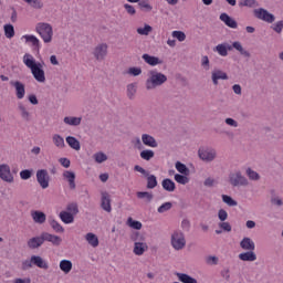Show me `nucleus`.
I'll return each instance as SVG.
<instances>
[{
	"instance_id": "nucleus-14",
	"label": "nucleus",
	"mask_w": 283,
	"mask_h": 283,
	"mask_svg": "<svg viewBox=\"0 0 283 283\" xmlns=\"http://www.w3.org/2000/svg\"><path fill=\"white\" fill-rule=\"evenodd\" d=\"M22 39H24L25 43L31 45V48L35 50V52H39L41 50V41H39V38H36V35L25 34L22 35Z\"/></svg>"
},
{
	"instance_id": "nucleus-11",
	"label": "nucleus",
	"mask_w": 283,
	"mask_h": 283,
	"mask_svg": "<svg viewBox=\"0 0 283 283\" xmlns=\"http://www.w3.org/2000/svg\"><path fill=\"white\" fill-rule=\"evenodd\" d=\"M62 178L69 182V188L71 191H74L76 189V174L72 170H64L62 174Z\"/></svg>"
},
{
	"instance_id": "nucleus-49",
	"label": "nucleus",
	"mask_w": 283,
	"mask_h": 283,
	"mask_svg": "<svg viewBox=\"0 0 283 283\" xmlns=\"http://www.w3.org/2000/svg\"><path fill=\"white\" fill-rule=\"evenodd\" d=\"M50 226L56 233H63V231H65V229H63V227L54 219L50 220Z\"/></svg>"
},
{
	"instance_id": "nucleus-28",
	"label": "nucleus",
	"mask_w": 283,
	"mask_h": 283,
	"mask_svg": "<svg viewBox=\"0 0 283 283\" xmlns=\"http://www.w3.org/2000/svg\"><path fill=\"white\" fill-rule=\"evenodd\" d=\"M83 120V117H74V116H66L63 119L65 125H70L71 127H78Z\"/></svg>"
},
{
	"instance_id": "nucleus-35",
	"label": "nucleus",
	"mask_w": 283,
	"mask_h": 283,
	"mask_svg": "<svg viewBox=\"0 0 283 283\" xmlns=\"http://www.w3.org/2000/svg\"><path fill=\"white\" fill-rule=\"evenodd\" d=\"M147 178V189H156L158 187V179L156 178L155 175H149L146 176Z\"/></svg>"
},
{
	"instance_id": "nucleus-6",
	"label": "nucleus",
	"mask_w": 283,
	"mask_h": 283,
	"mask_svg": "<svg viewBox=\"0 0 283 283\" xmlns=\"http://www.w3.org/2000/svg\"><path fill=\"white\" fill-rule=\"evenodd\" d=\"M198 156L203 163H213L218 158V151L214 148H199Z\"/></svg>"
},
{
	"instance_id": "nucleus-55",
	"label": "nucleus",
	"mask_w": 283,
	"mask_h": 283,
	"mask_svg": "<svg viewBox=\"0 0 283 283\" xmlns=\"http://www.w3.org/2000/svg\"><path fill=\"white\" fill-rule=\"evenodd\" d=\"M66 210L69 211V213L76 216V213H78V205L77 203H69L66 207Z\"/></svg>"
},
{
	"instance_id": "nucleus-21",
	"label": "nucleus",
	"mask_w": 283,
	"mask_h": 283,
	"mask_svg": "<svg viewBox=\"0 0 283 283\" xmlns=\"http://www.w3.org/2000/svg\"><path fill=\"white\" fill-rule=\"evenodd\" d=\"M31 262H33V266H38V269H44V271H48V269H50V265L40 255H32Z\"/></svg>"
},
{
	"instance_id": "nucleus-61",
	"label": "nucleus",
	"mask_w": 283,
	"mask_h": 283,
	"mask_svg": "<svg viewBox=\"0 0 283 283\" xmlns=\"http://www.w3.org/2000/svg\"><path fill=\"white\" fill-rule=\"evenodd\" d=\"M128 74H130L132 76H140V74H143V69L130 67V69H128Z\"/></svg>"
},
{
	"instance_id": "nucleus-7",
	"label": "nucleus",
	"mask_w": 283,
	"mask_h": 283,
	"mask_svg": "<svg viewBox=\"0 0 283 283\" xmlns=\"http://www.w3.org/2000/svg\"><path fill=\"white\" fill-rule=\"evenodd\" d=\"M35 178L38 180V185H40L42 189H48V187H50L51 178L48 169H39L35 174Z\"/></svg>"
},
{
	"instance_id": "nucleus-62",
	"label": "nucleus",
	"mask_w": 283,
	"mask_h": 283,
	"mask_svg": "<svg viewBox=\"0 0 283 283\" xmlns=\"http://www.w3.org/2000/svg\"><path fill=\"white\" fill-rule=\"evenodd\" d=\"M219 227L222 229V231H226L227 233H231V223L226 222V221H221L219 223Z\"/></svg>"
},
{
	"instance_id": "nucleus-12",
	"label": "nucleus",
	"mask_w": 283,
	"mask_h": 283,
	"mask_svg": "<svg viewBox=\"0 0 283 283\" xmlns=\"http://www.w3.org/2000/svg\"><path fill=\"white\" fill-rule=\"evenodd\" d=\"M0 178L4 182H14V176L10 171V166L6 164L0 165Z\"/></svg>"
},
{
	"instance_id": "nucleus-54",
	"label": "nucleus",
	"mask_w": 283,
	"mask_h": 283,
	"mask_svg": "<svg viewBox=\"0 0 283 283\" xmlns=\"http://www.w3.org/2000/svg\"><path fill=\"white\" fill-rule=\"evenodd\" d=\"M138 6L142 10H145L146 12H151L153 10L151 4H149V2L145 0L139 1Z\"/></svg>"
},
{
	"instance_id": "nucleus-8",
	"label": "nucleus",
	"mask_w": 283,
	"mask_h": 283,
	"mask_svg": "<svg viewBox=\"0 0 283 283\" xmlns=\"http://www.w3.org/2000/svg\"><path fill=\"white\" fill-rule=\"evenodd\" d=\"M254 17L260 19V21H265V23H273L275 21V15L264 8L254 10Z\"/></svg>"
},
{
	"instance_id": "nucleus-41",
	"label": "nucleus",
	"mask_w": 283,
	"mask_h": 283,
	"mask_svg": "<svg viewBox=\"0 0 283 283\" xmlns=\"http://www.w3.org/2000/svg\"><path fill=\"white\" fill-rule=\"evenodd\" d=\"M213 52H218L219 56H229V51H227V46H224V43L218 44Z\"/></svg>"
},
{
	"instance_id": "nucleus-3",
	"label": "nucleus",
	"mask_w": 283,
	"mask_h": 283,
	"mask_svg": "<svg viewBox=\"0 0 283 283\" xmlns=\"http://www.w3.org/2000/svg\"><path fill=\"white\" fill-rule=\"evenodd\" d=\"M35 32H38L44 43H52V38L54 36V29L50 23L39 22L35 25Z\"/></svg>"
},
{
	"instance_id": "nucleus-37",
	"label": "nucleus",
	"mask_w": 283,
	"mask_h": 283,
	"mask_svg": "<svg viewBox=\"0 0 283 283\" xmlns=\"http://www.w3.org/2000/svg\"><path fill=\"white\" fill-rule=\"evenodd\" d=\"M175 167H176V169H177V171H178L179 174H181V175H184V176H189L190 170H189V168L187 167V165H185V164H182V163H180V161H177V163L175 164Z\"/></svg>"
},
{
	"instance_id": "nucleus-51",
	"label": "nucleus",
	"mask_w": 283,
	"mask_h": 283,
	"mask_svg": "<svg viewBox=\"0 0 283 283\" xmlns=\"http://www.w3.org/2000/svg\"><path fill=\"white\" fill-rule=\"evenodd\" d=\"M130 240L133 242H145V235H143L140 232H133L130 235Z\"/></svg>"
},
{
	"instance_id": "nucleus-19",
	"label": "nucleus",
	"mask_w": 283,
	"mask_h": 283,
	"mask_svg": "<svg viewBox=\"0 0 283 283\" xmlns=\"http://www.w3.org/2000/svg\"><path fill=\"white\" fill-rule=\"evenodd\" d=\"M142 143L146 147H151V148L158 147V142L156 140V138L154 136H151L149 134L142 135Z\"/></svg>"
},
{
	"instance_id": "nucleus-46",
	"label": "nucleus",
	"mask_w": 283,
	"mask_h": 283,
	"mask_svg": "<svg viewBox=\"0 0 283 283\" xmlns=\"http://www.w3.org/2000/svg\"><path fill=\"white\" fill-rule=\"evenodd\" d=\"M4 36H7V39H12L14 36V25L12 24L4 25Z\"/></svg>"
},
{
	"instance_id": "nucleus-1",
	"label": "nucleus",
	"mask_w": 283,
	"mask_h": 283,
	"mask_svg": "<svg viewBox=\"0 0 283 283\" xmlns=\"http://www.w3.org/2000/svg\"><path fill=\"white\" fill-rule=\"evenodd\" d=\"M23 63L29 67V70H31V74L38 83H45V71L43 70V64L36 62L34 56L29 53L23 55Z\"/></svg>"
},
{
	"instance_id": "nucleus-27",
	"label": "nucleus",
	"mask_w": 283,
	"mask_h": 283,
	"mask_svg": "<svg viewBox=\"0 0 283 283\" xmlns=\"http://www.w3.org/2000/svg\"><path fill=\"white\" fill-rule=\"evenodd\" d=\"M161 187L165 191H168V193H174V191H176V182L169 178L161 181Z\"/></svg>"
},
{
	"instance_id": "nucleus-9",
	"label": "nucleus",
	"mask_w": 283,
	"mask_h": 283,
	"mask_svg": "<svg viewBox=\"0 0 283 283\" xmlns=\"http://www.w3.org/2000/svg\"><path fill=\"white\" fill-rule=\"evenodd\" d=\"M10 85L11 87H14L18 101L25 98V84L20 81H10Z\"/></svg>"
},
{
	"instance_id": "nucleus-2",
	"label": "nucleus",
	"mask_w": 283,
	"mask_h": 283,
	"mask_svg": "<svg viewBox=\"0 0 283 283\" xmlns=\"http://www.w3.org/2000/svg\"><path fill=\"white\" fill-rule=\"evenodd\" d=\"M167 83V75L158 70H150L146 80V90L151 91L156 87H163Z\"/></svg>"
},
{
	"instance_id": "nucleus-45",
	"label": "nucleus",
	"mask_w": 283,
	"mask_h": 283,
	"mask_svg": "<svg viewBox=\"0 0 283 283\" xmlns=\"http://www.w3.org/2000/svg\"><path fill=\"white\" fill-rule=\"evenodd\" d=\"M154 156H155V153L151 149H146V150L140 151V158L143 160H151V158H154Z\"/></svg>"
},
{
	"instance_id": "nucleus-15",
	"label": "nucleus",
	"mask_w": 283,
	"mask_h": 283,
	"mask_svg": "<svg viewBox=\"0 0 283 283\" xmlns=\"http://www.w3.org/2000/svg\"><path fill=\"white\" fill-rule=\"evenodd\" d=\"M101 207L107 213H112V197L108 192H102Z\"/></svg>"
},
{
	"instance_id": "nucleus-32",
	"label": "nucleus",
	"mask_w": 283,
	"mask_h": 283,
	"mask_svg": "<svg viewBox=\"0 0 283 283\" xmlns=\"http://www.w3.org/2000/svg\"><path fill=\"white\" fill-rule=\"evenodd\" d=\"M60 219L64 224H72V222H74V214L67 211H62L60 212Z\"/></svg>"
},
{
	"instance_id": "nucleus-59",
	"label": "nucleus",
	"mask_w": 283,
	"mask_h": 283,
	"mask_svg": "<svg viewBox=\"0 0 283 283\" xmlns=\"http://www.w3.org/2000/svg\"><path fill=\"white\" fill-rule=\"evenodd\" d=\"M218 218L221 222H226V220L229 218V213L224 209H220L218 211Z\"/></svg>"
},
{
	"instance_id": "nucleus-24",
	"label": "nucleus",
	"mask_w": 283,
	"mask_h": 283,
	"mask_svg": "<svg viewBox=\"0 0 283 283\" xmlns=\"http://www.w3.org/2000/svg\"><path fill=\"white\" fill-rule=\"evenodd\" d=\"M240 247L243 249V251H255V242H253L249 237H244L240 241Z\"/></svg>"
},
{
	"instance_id": "nucleus-33",
	"label": "nucleus",
	"mask_w": 283,
	"mask_h": 283,
	"mask_svg": "<svg viewBox=\"0 0 283 283\" xmlns=\"http://www.w3.org/2000/svg\"><path fill=\"white\" fill-rule=\"evenodd\" d=\"M137 198L139 200H145V202L149 203L151 202V200H154V193L147 191H138Z\"/></svg>"
},
{
	"instance_id": "nucleus-43",
	"label": "nucleus",
	"mask_w": 283,
	"mask_h": 283,
	"mask_svg": "<svg viewBox=\"0 0 283 283\" xmlns=\"http://www.w3.org/2000/svg\"><path fill=\"white\" fill-rule=\"evenodd\" d=\"M221 198H222V202H224V205H228V207H238V201L232 199L231 196L222 195Z\"/></svg>"
},
{
	"instance_id": "nucleus-38",
	"label": "nucleus",
	"mask_w": 283,
	"mask_h": 283,
	"mask_svg": "<svg viewBox=\"0 0 283 283\" xmlns=\"http://www.w3.org/2000/svg\"><path fill=\"white\" fill-rule=\"evenodd\" d=\"M127 226L130 227V229H136V231H140L143 229V223L134 220L132 217L127 219Z\"/></svg>"
},
{
	"instance_id": "nucleus-53",
	"label": "nucleus",
	"mask_w": 283,
	"mask_h": 283,
	"mask_svg": "<svg viewBox=\"0 0 283 283\" xmlns=\"http://www.w3.org/2000/svg\"><path fill=\"white\" fill-rule=\"evenodd\" d=\"M247 176L250 178V180H260V174L255 172L251 168L247 169Z\"/></svg>"
},
{
	"instance_id": "nucleus-47",
	"label": "nucleus",
	"mask_w": 283,
	"mask_h": 283,
	"mask_svg": "<svg viewBox=\"0 0 283 283\" xmlns=\"http://www.w3.org/2000/svg\"><path fill=\"white\" fill-rule=\"evenodd\" d=\"M127 96L129 101H134V96H136V84L132 83L127 85Z\"/></svg>"
},
{
	"instance_id": "nucleus-18",
	"label": "nucleus",
	"mask_w": 283,
	"mask_h": 283,
	"mask_svg": "<svg viewBox=\"0 0 283 283\" xmlns=\"http://www.w3.org/2000/svg\"><path fill=\"white\" fill-rule=\"evenodd\" d=\"M142 59L145 61V63L151 65V67H156V65H163V60H159L157 56L149 55L147 53H144Z\"/></svg>"
},
{
	"instance_id": "nucleus-63",
	"label": "nucleus",
	"mask_w": 283,
	"mask_h": 283,
	"mask_svg": "<svg viewBox=\"0 0 283 283\" xmlns=\"http://www.w3.org/2000/svg\"><path fill=\"white\" fill-rule=\"evenodd\" d=\"M124 8H125L127 14H130V17H134V14H136V8H134V6H132L129 3H125Z\"/></svg>"
},
{
	"instance_id": "nucleus-31",
	"label": "nucleus",
	"mask_w": 283,
	"mask_h": 283,
	"mask_svg": "<svg viewBox=\"0 0 283 283\" xmlns=\"http://www.w3.org/2000/svg\"><path fill=\"white\" fill-rule=\"evenodd\" d=\"M85 240L91 247H93V249H96V247H98V237H96V234L88 232L85 235Z\"/></svg>"
},
{
	"instance_id": "nucleus-42",
	"label": "nucleus",
	"mask_w": 283,
	"mask_h": 283,
	"mask_svg": "<svg viewBox=\"0 0 283 283\" xmlns=\"http://www.w3.org/2000/svg\"><path fill=\"white\" fill-rule=\"evenodd\" d=\"M53 143L55 147H59V149H63V147H65V139L61 135H54Z\"/></svg>"
},
{
	"instance_id": "nucleus-52",
	"label": "nucleus",
	"mask_w": 283,
	"mask_h": 283,
	"mask_svg": "<svg viewBox=\"0 0 283 283\" xmlns=\"http://www.w3.org/2000/svg\"><path fill=\"white\" fill-rule=\"evenodd\" d=\"M171 207H174V203L171 202H165L163 203L158 209V213H165V211H169L171 209Z\"/></svg>"
},
{
	"instance_id": "nucleus-50",
	"label": "nucleus",
	"mask_w": 283,
	"mask_h": 283,
	"mask_svg": "<svg viewBox=\"0 0 283 283\" xmlns=\"http://www.w3.org/2000/svg\"><path fill=\"white\" fill-rule=\"evenodd\" d=\"M153 28L149 24H145L144 28H138L137 33H139L142 36L149 35V32H151Z\"/></svg>"
},
{
	"instance_id": "nucleus-13",
	"label": "nucleus",
	"mask_w": 283,
	"mask_h": 283,
	"mask_svg": "<svg viewBox=\"0 0 283 283\" xmlns=\"http://www.w3.org/2000/svg\"><path fill=\"white\" fill-rule=\"evenodd\" d=\"M93 55L95 56L96 61H105V56H107V44L106 43L98 44L94 49Z\"/></svg>"
},
{
	"instance_id": "nucleus-5",
	"label": "nucleus",
	"mask_w": 283,
	"mask_h": 283,
	"mask_svg": "<svg viewBox=\"0 0 283 283\" xmlns=\"http://www.w3.org/2000/svg\"><path fill=\"white\" fill-rule=\"evenodd\" d=\"M171 247L175 251H182L187 247V239H185V233L182 231H175L171 234Z\"/></svg>"
},
{
	"instance_id": "nucleus-25",
	"label": "nucleus",
	"mask_w": 283,
	"mask_h": 283,
	"mask_svg": "<svg viewBox=\"0 0 283 283\" xmlns=\"http://www.w3.org/2000/svg\"><path fill=\"white\" fill-rule=\"evenodd\" d=\"M42 240L43 242H52L55 247H59L62 242L61 237L48 232H42Z\"/></svg>"
},
{
	"instance_id": "nucleus-16",
	"label": "nucleus",
	"mask_w": 283,
	"mask_h": 283,
	"mask_svg": "<svg viewBox=\"0 0 283 283\" xmlns=\"http://www.w3.org/2000/svg\"><path fill=\"white\" fill-rule=\"evenodd\" d=\"M18 112H20V116L22 120H25V123H30V120H32V113L28 111V107H25L23 102L18 103Z\"/></svg>"
},
{
	"instance_id": "nucleus-17",
	"label": "nucleus",
	"mask_w": 283,
	"mask_h": 283,
	"mask_svg": "<svg viewBox=\"0 0 283 283\" xmlns=\"http://www.w3.org/2000/svg\"><path fill=\"white\" fill-rule=\"evenodd\" d=\"M43 234H41L40 237H33L31 239L28 240L27 242V247L31 250L34 249H40V247H43Z\"/></svg>"
},
{
	"instance_id": "nucleus-64",
	"label": "nucleus",
	"mask_w": 283,
	"mask_h": 283,
	"mask_svg": "<svg viewBox=\"0 0 283 283\" xmlns=\"http://www.w3.org/2000/svg\"><path fill=\"white\" fill-rule=\"evenodd\" d=\"M205 187H216L217 181L216 179L208 177L205 181H203Z\"/></svg>"
},
{
	"instance_id": "nucleus-36",
	"label": "nucleus",
	"mask_w": 283,
	"mask_h": 283,
	"mask_svg": "<svg viewBox=\"0 0 283 283\" xmlns=\"http://www.w3.org/2000/svg\"><path fill=\"white\" fill-rule=\"evenodd\" d=\"M177 277L182 283H198V280L191 277L189 274L177 273Z\"/></svg>"
},
{
	"instance_id": "nucleus-20",
	"label": "nucleus",
	"mask_w": 283,
	"mask_h": 283,
	"mask_svg": "<svg viewBox=\"0 0 283 283\" xmlns=\"http://www.w3.org/2000/svg\"><path fill=\"white\" fill-rule=\"evenodd\" d=\"M220 21H222L228 28H232V30H235L238 28V22L231 18L227 13H221L219 17Z\"/></svg>"
},
{
	"instance_id": "nucleus-40",
	"label": "nucleus",
	"mask_w": 283,
	"mask_h": 283,
	"mask_svg": "<svg viewBox=\"0 0 283 283\" xmlns=\"http://www.w3.org/2000/svg\"><path fill=\"white\" fill-rule=\"evenodd\" d=\"M24 3H28L31 6L34 10H41L43 8V1L42 0H23Z\"/></svg>"
},
{
	"instance_id": "nucleus-4",
	"label": "nucleus",
	"mask_w": 283,
	"mask_h": 283,
	"mask_svg": "<svg viewBox=\"0 0 283 283\" xmlns=\"http://www.w3.org/2000/svg\"><path fill=\"white\" fill-rule=\"evenodd\" d=\"M228 178L231 187H247L249 185V179L240 170L230 172Z\"/></svg>"
},
{
	"instance_id": "nucleus-56",
	"label": "nucleus",
	"mask_w": 283,
	"mask_h": 283,
	"mask_svg": "<svg viewBox=\"0 0 283 283\" xmlns=\"http://www.w3.org/2000/svg\"><path fill=\"white\" fill-rule=\"evenodd\" d=\"M272 30L276 32V34H282L283 30V20L277 21L276 23L273 24Z\"/></svg>"
},
{
	"instance_id": "nucleus-10",
	"label": "nucleus",
	"mask_w": 283,
	"mask_h": 283,
	"mask_svg": "<svg viewBox=\"0 0 283 283\" xmlns=\"http://www.w3.org/2000/svg\"><path fill=\"white\" fill-rule=\"evenodd\" d=\"M211 81L213 85H218L219 81H229V75L220 69H214L211 72Z\"/></svg>"
},
{
	"instance_id": "nucleus-39",
	"label": "nucleus",
	"mask_w": 283,
	"mask_h": 283,
	"mask_svg": "<svg viewBox=\"0 0 283 283\" xmlns=\"http://www.w3.org/2000/svg\"><path fill=\"white\" fill-rule=\"evenodd\" d=\"M93 158H94L95 163L101 165L107 160V155L103 151H98L93 155Z\"/></svg>"
},
{
	"instance_id": "nucleus-58",
	"label": "nucleus",
	"mask_w": 283,
	"mask_h": 283,
	"mask_svg": "<svg viewBox=\"0 0 283 283\" xmlns=\"http://www.w3.org/2000/svg\"><path fill=\"white\" fill-rule=\"evenodd\" d=\"M174 39H178L180 42L185 41L187 39V35L182 31H174L172 32Z\"/></svg>"
},
{
	"instance_id": "nucleus-34",
	"label": "nucleus",
	"mask_w": 283,
	"mask_h": 283,
	"mask_svg": "<svg viewBox=\"0 0 283 283\" xmlns=\"http://www.w3.org/2000/svg\"><path fill=\"white\" fill-rule=\"evenodd\" d=\"M60 269L65 275L72 271V261L70 260H62L60 262Z\"/></svg>"
},
{
	"instance_id": "nucleus-30",
	"label": "nucleus",
	"mask_w": 283,
	"mask_h": 283,
	"mask_svg": "<svg viewBox=\"0 0 283 283\" xmlns=\"http://www.w3.org/2000/svg\"><path fill=\"white\" fill-rule=\"evenodd\" d=\"M66 143L71 147V149H75V151L81 150V142H78V139H76V137L67 136L66 137Z\"/></svg>"
},
{
	"instance_id": "nucleus-48",
	"label": "nucleus",
	"mask_w": 283,
	"mask_h": 283,
	"mask_svg": "<svg viewBox=\"0 0 283 283\" xmlns=\"http://www.w3.org/2000/svg\"><path fill=\"white\" fill-rule=\"evenodd\" d=\"M201 67L205 70V72H209V70H211V62L209 61V56L203 55L201 57Z\"/></svg>"
},
{
	"instance_id": "nucleus-57",
	"label": "nucleus",
	"mask_w": 283,
	"mask_h": 283,
	"mask_svg": "<svg viewBox=\"0 0 283 283\" xmlns=\"http://www.w3.org/2000/svg\"><path fill=\"white\" fill-rule=\"evenodd\" d=\"M20 178L22 180H30L32 178V170L30 169H24L20 172Z\"/></svg>"
},
{
	"instance_id": "nucleus-29",
	"label": "nucleus",
	"mask_w": 283,
	"mask_h": 283,
	"mask_svg": "<svg viewBox=\"0 0 283 283\" xmlns=\"http://www.w3.org/2000/svg\"><path fill=\"white\" fill-rule=\"evenodd\" d=\"M232 48L237 50L241 54V56H244L245 59H251V53L242 46V43L240 41H235L232 43Z\"/></svg>"
},
{
	"instance_id": "nucleus-60",
	"label": "nucleus",
	"mask_w": 283,
	"mask_h": 283,
	"mask_svg": "<svg viewBox=\"0 0 283 283\" xmlns=\"http://www.w3.org/2000/svg\"><path fill=\"white\" fill-rule=\"evenodd\" d=\"M241 6H244L245 8H258L260 4L255 0H244Z\"/></svg>"
},
{
	"instance_id": "nucleus-26",
	"label": "nucleus",
	"mask_w": 283,
	"mask_h": 283,
	"mask_svg": "<svg viewBox=\"0 0 283 283\" xmlns=\"http://www.w3.org/2000/svg\"><path fill=\"white\" fill-rule=\"evenodd\" d=\"M148 249H149V245H147L145 241L136 242L134 243L133 253H135V255H143L145 251H147Z\"/></svg>"
},
{
	"instance_id": "nucleus-22",
	"label": "nucleus",
	"mask_w": 283,
	"mask_h": 283,
	"mask_svg": "<svg viewBox=\"0 0 283 283\" xmlns=\"http://www.w3.org/2000/svg\"><path fill=\"white\" fill-rule=\"evenodd\" d=\"M31 218L36 224H44L45 220H48L44 212L39 210L31 211Z\"/></svg>"
},
{
	"instance_id": "nucleus-44",
	"label": "nucleus",
	"mask_w": 283,
	"mask_h": 283,
	"mask_svg": "<svg viewBox=\"0 0 283 283\" xmlns=\"http://www.w3.org/2000/svg\"><path fill=\"white\" fill-rule=\"evenodd\" d=\"M188 175H180V174H176L175 175V180L176 182H178L179 185H189V177H187Z\"/></svg>"
},
{
	"instance_id": "nucleus-23",
	"label": "nucleus",
	"mask_w": 283,
	"mask_h": 283,
	"mask_svg": "<svg viewBox=\"0 0 283 283\" xmlns=\"http://www.w3.org/2000/svg\"><path fill=\"white\" fill-rule=\"evenodd\" d=\"M239 260L242 262H255L258 260V254L253 250H248L247 252L239 254Z\"/></svg>"
}]
</instances>
